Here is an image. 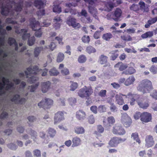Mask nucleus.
Here are the masks:
<instances>
[{"mask_svg": "<svg viewBox=\"0 0 157 157\" xmlns=\"http://www.w3.org/2000/svg\"><path fill=\"white\" fill-rule=\"evenodd\" d=\"M67 23L69 25H71L74 28H78L80 27V25L76 23L75 19L74 18H71L67 21Z\"/></svg>", "mask_w": 157, "mask_h": 157, "instance_id": "obj_5", "label": "nucleus"}, {"mask_svg": "<svg viewBox=\"0 0 157 157\" xmlns=\"http://www.w3.org/2000/svg\"><path fill=\"white\" fill-rule=\"evenodd\" d=\"M34 156L35 157H40L41 156L40 151L38 150H36L34 151Z\"/></svg>", "mask_w": 157, "mask_h": 157, "instance_id": "obj_28", "label": "nucleus"}, {"mask_svg": "<svg viewBox=\"0 0 157 157\" xmlns=\"http://www.w3.org/2000/svg\"><path fill=\"white\" fill-rule=\"evenodd\" d=\"M115 67L116 68H118L120 71H123L125 69L128 67V66L126 64L119 63L116 64L115 65Z\"/></svg>", "mask_w": 157, "mask_h": 157, "instance_id": "obj_6", "label": "nucleus"}, {"mask_svg": "<svg viewBox=\"0 0 157 157\" xmlns=\"http://www.w3.org/2000/svg\"><path fill=\"white\" fill-rule=\"evenodd\" d=\"M34 42V41L33 40H29L28 42V44L29 45H32Z\"/></svg>", "mask_w": 157, "mask_h": 157, "instance_id": "obj_59", "label": "nucleus"}, {"mask_svg": "<svg viewBox=\"0 0 157 157\" xmlns=\"http://www.w3.org/2000/svg\"><path fill=\"white\" fill-rule=\"evenodd\" d=\"M100 111H101L102 112L104 111L105 110V108L103 106H101V107H100Z\"/></svg>", "mask_w": 157, "mask_h": 157, "instance_id": "obj_62", "label": "nucleus"}, {"mask_svg": "<svg viewBox=\"0 0 157 157\" xmlns=\"http://www.w3.org/2000/svg\"><path fill=\"white\" fill-rule=\"evenodd\" d=\"M81 14L82 16L86 17L87 15V13L85 10H82L81 13Z\"/></svg>", "mask_w": 157, "mask_h": 157, "instance_id": "obj_46", "label": "nucleus"}, {"mask_svg": "<svg viewBox=\"0 0 157 157\" xmlns=\"http://www.w3.org/2000/svg\"><path fill=\"white\" fill-rule=\"evenodd\" d=\"M64 58V55L62 53H59L57 56V61L58 62L62 61Z\"/></svg>", "mask_w": 157, "mask_h": 157, "instance_id": "obj_20", "label": "nucleus"}, {"mask_svg": "<svg viewBox=\"0 0 157 157\" xmlns=\"http://www.w3.org/2000/svg\"><path fill=\"white\" fill-rule=\"evenodd\" d=\"M121 121L122 122L126 127L129 125L131 122L130 118L126 114H124L122 115Z\"/></svg>", "mask_w": 157, "mask_h": 157, "instance_id": "obj_4", "label": "nucleus"}, {"mask_svg": "<svg viewBox=\"0 0 157 157\" xmlns=\"http://www.w3.org/2000/svg\"><path fill=\"white\" fill-rule=\"evenodd\" d=\"M111 84L113 85V86L115 88H117L119 87V85L116 83H114Z\"/></svg>", "mask_w": 157, "mask_h": 157, "instance_id": "obj_57", "label": "nucleus"}, {"mask_svg": "<svg viewBox=\"0 0 157 157\" xmlns=\"http://www.w3.org/2000/svg\"><path fill=\"white\" fill-rule=\"evenodd\" d=\"M118 55L116 53L114 55L111 56V59L112 60H114L117 57Z\"/></svg>", "mask_w": 157, "mask_h": 157, "instance_id": "obj_47", "label": "nucleus"}, {"mask_svg": "<svg viewBox=\"0 0 157 157\" xmlns=\"http://www.w3.org/2000/svg\"><path fill=\"white\" fill-rule=\"evenodd\" d=\"M141 121L143 122H147L150 121L151 120V114L147 112H144L141 114Z\"/></svg>", "mask_w": 157, "mask_h": 157, "instance_id": "obj_2", "label": "nucleus"}, {"mask_svg": "<svg viewBox=\"0 0 157 157\" xmlns=\"http://www.w3.org/2000/svg\"><path fill=\"white\" fill-rule=\"evenodd\" d=\"M56 39L57 40H58V41H59V43L60 44H63V42H62V39L61 38L58 37H56Z\"/></svg>", "mask_w": 157, "mask_h": 157, "instance_id": "obj_50", "label": "nucleus"}, {"mask_svg": "<svg viewBox=\"0 0 157 157\" xmlns=\"http://www.w3.org/2000/svg\"><path fill=\"white\" fill-rule=\"evenodd\" d=\"M127 31L129 33H132L135 32V30L133 29H128L127 30Z\"/></svg>", "mask_w": 157, "mask_h": 157, "instance_id": "obj_49", "label": "nucleus"}, {"mask_svg": "<svg viewBox=\"0 0 157 157\" xmlns=\"http://www.w3.org/2000/svg\"><path fill=\"white\" fill-rule=\"evenodd\" d=\"M107 61V57L104 56H101L99 60V62L101 64H104Z\"/></svg>", "mask_w": 157, "mask_h": 157, "instance_id": "obj_18", "label": "nucleus"}, {"mask_svg": "<svg viewBox=\"0 0 157 157\" xmlns=\"http://www.w3.org/2000/svg\"><path fill=\"white\" fill-rule=\"evenodd\" d=\"M106 92V91L105 90H101L100 92V95L101 96H104Z\"/></svg>", "mask_w": 157, "mask_h": 157, "instance_id": "obj_51", "label": "nucleus"}, {"mask_svg": "<svg viewBox=\"0 0 157 157\" xmlns=\"http://www.w3.org/2000/svg\"><path fill=\"white\" fill-rule=\"evenodd\" d=\"M82 41L84 43H88L89 42L90 39L89 36H84L82 38Z\"/></svg>", "mask_w": 157, "mask_h": 157, "instance_id": "obj_26", "label": "nucleus"}, {"mask_svg": "<svg viewBox=\"0 0 157 157\" xmlns=\"http://www.w3.org/2000/svg\"><path fill=\"white\" fill-rule=\"evenodd\" d=\"M139 5L140 6L141 9L142 10H144L145 8V3L143 2H139Z\"/></svg>", "mask_w": 157, "mask_h": 157, "instance_id": "obj_39", "label": "nucleus"}, {"mask_svg": "<svg viewBox=\"0 0 157 157\" xmlns=\"http://www.w3.org/2000/svg\"><path fill=\"white\" fill-rule=\"evenodd\" d=\"M121 39L125 41H130L131 40V38L130 36L127 35H124L123 36H121Z\"/></svg>", "mask_w": 157, "mask_h": 157, "instance_id": "obj_27", "label": "nucleus"}, {"mask_svg": "<svg viewBox=\"0 0 157 157\" xmlns=\"http://www.w3.org/2000/svg\"><path fill=\"white\" fill-rule=\"evenodd\" d=\"M79 96L81 97H87L88 96V92L85 90H80L78 93Z\"/></svg>", "mask_w": 157, "mask_h": 157, "instance_id": "obj_15", "label": "nucleus"}, {"mask_svg": "<svg viewBox=\"0 0 157 157\" xmlns=\"http://www.w3.org/2000/svg\"><path fill=\"white\" fill-rule=\"evenodd\" d=\"M115 122V119L113 117H109L107 119L106 124L107 126H109L112 125Z\"/></svg>", "mask_w": 157, "mask_h": 157, "instance_id": "obj_14", "label": "nucleus"}, {"mask_svg": "<svg viewBox=\"0 0 157 157\" xmlns=\"http://www.w3.org/2000/svg\"><path fill=\"white\" fill-rule=\"evenodd\" d=\"M71 141L70 140H67L65 142V145L67 147L70 146L71 145Z\"/></svg>", "mask_w": 157, "mask_h": 157, "instance_id": "obj_40", "label": "nucleus"}, {"mask_svg": "<svg viewBox=\"0 0 157 157\" xmlns=\"http://www.w3.org/2000/svg\"><path fill=\"white\" fill-rule=\"evenodd\" d=\"M151 61L153 63H156L157 62V57H155L152 58Z\"/></svg>", "mask_w": 157, "mask_h": 157, "instance_id": "obj_56", "label": "nucleus"}, {"mask_svg": "<svg viewBox=\"0 0 157 157\" xmlns=\"http://www.w3.org/2000/svg\"><path fill=\"white\" fill-rule=\"evenodd\" d=\"M61 72L64 75H67L69 73L68 70L66 68H64L63 70H61Z\"/></svg>", "mask_w": 157, "mask_h": 157, "instance_id": "obj_35", "label": "nucleus"}, {"mask_svg": "<svg viewBox=\"0 0 157 157\" xmlns=\"http://www.w3.org/2000/svg\"><path fill=\"white\" fill-rule=\"evenodd\" d=\"M147 38L150 37L152 36H153V34L152 32H148L146 33Z\"/></svg>", "mask_w": 157, "mask_h": 157, "instance_id": "obj_41", "label": "nucleus"}, {"mask_svg": "<svg viewBox=\"0 0 157 157\" xmlns=\"http://www.w3.org/2000/svg\"><path fill=\"white\" fill-rule=\"evenodd\" d=\"M151 83L148 80L144 81L142 83V86L139 88V90L143 93H147L151 89Z\"/></svg>", "mask_w": 157, "mask_h": 157, "instance_id": "obj_1", "label": "nucleus"}, {"mask_svg": "<svg viewBox=\"0 0 157 157\" xmlns=\"http://www.w3.org/2000/svg\"><path fill=\"white\" fill-rule=\"evenodd\" d=\"M52 103L53 101L52 100L49 99H45V101H43L40 103L38 104V105L40 106L41 105V104H44L46 105H52Z\"/></svg>", "mask_w": 157, "mask_h": 157, "instance_id": "obj_12", "label": "nucleus"}, {"mask_svg": "<svg viewBox=\"0 0 157 157\" xmlns=\"http://www.w3.org/2000/svg\"><path fill=\"white\" fill-rule=\"evenodd\" d=\"M126 57V55L124 54H122L120 57V59L121 60H124Z\"/></svg>", "mask_w": 157, "mask_h": 157, "instance_id": "obj_52", "label": "nucleus"}, {"mask_svg": "<svg viewBox=\"0 0 157 157\" xmlns=\"http://www.w3.org/2000/svg\"><path fill=\"white\" fill-rule=\"evenodd\" d=\"M56 45L54 43H52L49 46V47L51 50H53L56 48Z\"/></svg>", "mask_w": 157, "mask_h": 157, "instance_id": "obj_38", "label": "nucleus"}, {"mask_svg": "<svg viewBox=\"0 0 157 157\" xmlns=\"http://www.w3.org/2000/svg\"><path fill=\"white\" fill-rule=\"evenodd\" d=\"M131 10L136 11L138 10L139 8L137 5L134 4L131 7Z\"/></svg>", "mask_w": 157, "mask_h": 157, "instance_id": "obj_34", "label": "nucleus"}, {"mask_svg": "<svg viewBox=\"0 0 157 157\" xmlns=\"http://www.w3.org/2000/svg\"><path fill=\"white\" fill-rule=\"evenodd\" d=\"M49 73L50 75H56L59 73L58 72L56 69H54L51 70L49 71Z\"/></svg>", "mask_w": 157, "mask_h": 157, "instance_id": "obj_30", "label": "nucleus"}, {"mask_svg": "<svg viewBox=\"0 0 157 157\" xmlns=\"http://www.w3.org/2000/svg\"><path fill=\"white\" fill-rule=\"evenodd\" d=\"M75 132L78 134H82L84 132V130L82 128H77L75 129Z\"/></svg>", "mask_w": 157, "mask_h": 157, "instance_id": "obj_22", "label": "nucleus"}, {"mask_svg": "<svg viewBox=\"0 0 157 157\" xmlns=\"http://www.w3.org/2000/svg\"><path fill=\"white\" fill-rule=\"evenodd\" d=\"M126 97V96L124 95L117 96V100L118 103L119 105H123L124 104V101L123 99H124Z\"/></svg>", "mask_w": 157, "mask_h": 157, "instance_id": "obj_9", "label": "nucleus"}, {"mask_svg": "<svg viewBox=\"0 0 157 157\" xmlns=\"http://www.w3.org/2000/svg\"><path fill=\"white\" fill-rule=\"evenodd\" d=\"M112 37V35L110 33H106L103 34L102 36V39L108 41Z\"/></svg>", "mask_w": 157, "mask_h": 157, "instance_id": "obj_13", "label": "nucleus"}, {"mask_svg": "<svg viewBox=\"0 0 157 157\" xmlns=\"http://www.w3.org/2000/svg\"><path fill=\"white\" fill-rule=\"evenodd\" d=\"M35 35L37 37H40L41 35V32L40 30H38L35 33Z\"/></svg>", "mask_w": 157, "mask_h": 157, "instance_id": "obj_45", "label": "nucleus"}, {"mask_svg": "<svg viewBox=\"0 0 157 157\" xmlns=\"http://www.w3.org/2000/svg\"><path fill=\"white\" fill-rule=\"evenodd\" d=\"M76 116L78 119L82 120L85 117L86 114L84 112L79 111L77 112Z\"/></svg>", "mask_w": 157, "mask_h": 157, "instance_id": "obj_11", "label": "nucleus"}, {"mask_svg": "<svg viewBox=\"0 0 157 157\" xmlns=\"http://www.w3.org/2000/svg\"><path fill=\"white\" fill-rule=\"evenodd\" d=\"M128 105H124L123 107V109L124 110H128Z\"/></svg>", "mask_w": 157, "mask_h": 157, "instance_id": "obj_55", "label": "nucleus"}, {"mask_svg": "<svg viewBox=\"0 0 157 157\" xmlns=\"http://www.w3.org/2000/svg\"><path fill=\"white\" fill-rule=\"evenodd\" d=\"M73 144L72 146H76L80 144L81 141L79 138L76 137L73 139Z\"/></svg>", "mask_w": 157, "mask_h": 157, "instance_id": "obj_17", "label": "nucleus"}, {"mask_svg": "<svg viewBox=\"0 0 157 157\" xmlns=\"http://www.w3.org/2000/svg\"><path fill=\"white\" fill-rule=\"evenodd\" d=\"M122 12L121 10L120 9H117L114 13V16L117 18L120 17L121 15Z\"/></svg>", "mask_w": 157, "mask_h": 157, "instance_id": "obj_21", "label": "nucleus"}, {"mask_svg": "<svg viewBox=\"0 0 157 157\" xmlns=\"http://www.w3.org/2000/svg\"><path fill=\"white\" fill-rule=\"evenodd\" d=\"M86 60V58L83 56H81L79 57L78 59V61L80 63H83Z\"/></svg>", "mask_w": 157, "mask_h": 157, "instance_id": "obj_24", "label": "nucleus"}, {"mask_svg": "<svg viewBox=\"0 0 157 157\" xmlns=\"http://www.w3.org/2000/svg\"><path fill=\"white\" fill-rule=\"evenodd\" d=\"M113 132L115 134L119 135L123 134L125 132L124 129L119 125H116L114 126Z\"/></svg>", "mask_w": 157, "mask_h": 157, "instance_id": "obj_3", "label": "nucleus"}, {"mask_svg": "<svg viewBox=\"0 0 157 157\" xmlns=\"http://www.w3.org/2000/svg\"><path fill=\"white\" fill-rule=\"evenodd\" d=\"M127 71L129 74H132L136 71L135 69L133 67H129Z\"/></svg>", "mask_w": 157, "mask_h": 157, "instance_id": "obj_29", "label": "nucleus"}, {"mask_svg": "<svg viewBox=\"0 0 157 157\" xmlns=\"http://www.w3.org/2000/svg\"><path fill=\"white\" fill-rule=\"evenodd\" d=\"M49 86L47 85L46 83L43 84L42 87V91L43 92H46L48 90Z\"/></svg>", "mask_w": 157, "mask_h": 157, "instance_id": "obj_25", "label": "nucleus"}, {"mask_svg": "<svg viewBox=\"0 0 157 157\" xmlns=\"http://www.w3.org/2000/svg\"><path fill=\"white\" fill-rule=\"evenodd\" d=\"M135 81V78L133 77H131L128 78L125 82V84L128 86L132 83Z\"/></svg>", "mask_w": 157, "mask_h": 157, "instance_id": "obj_16", "label": "nucleus"}, {"mask_svg": "<svg viewBox=\"0 0 157 157\" xmlns=\"http://www.w3.org/2000/svg\"><path fill=\"white\" fill-rule=\"evenodd\" d=\"M155 68L154 67H152L151 69V71L153 73H155L156 72L155 71Z\"/></svg>", "mask_w": 157, "mask_h": 157, "instance_id": "obj_64", "label": "nucleus"}, {"mask_svg": "<svg viewBox=\"0 0 157 157\" xmlns=\"http://www.w3.org/2000/svg\"><path fill=\"white\" fill-rule=\"evenodd\" d=\"M19 98V95H16L13 98V101H15L16 100H18Z\"/></svg>", "mask_w": 157, "mask_h": 157, "instance_id": "obj_58", "label": "nucleus"}, {"mask_svg": "<svg viewBox=\"0 0 157 157\" xmlns=\"http://www.w3.org/2000/svg\"><path fill=\"white\" fill-rule=\"evenodd\" d=\"M110 109L112 110H114L116 109V107L114 105H112L110 107Z\"/></svg>", "mask_w": 157, "mask_h": 157, "instance_id": "obj_63", "label": "nucleus"}, {"mask_svg": "<svg viewBox=\"0 0 157 157\" xmlns=\"http://www.w3.org/2000/svg\"><path fill=\"white\" fill-rule=\"evenodd\" d=\"M120 142V141L118 138H113L110 140L109 144L112 147L115 146L119 143Z\"/></svg>", "mask_w": 157, "mask_h": 157, "instance_id": "obj_7", "label": "nucleus"}, {"mask_svg": "<svg viewBox=\"0 0 157 157\" xmlns=\"http://www.w3.org/2000/svg\"><path fill=\"white\" fill-rule=\"evenodd\" d=\"M89 122L91 124H92L94 122V120L93 117H90L89 119Z\"/></svg>", "mask_w": 157, "mask_h": 157, "instance_id": "obj_54", "label": "nucleus"}, {"mask_svg": "<svg viewBox=\"0 0 157 157\" xmlns=\"http://www.w3.org/2000/svg\"><path fill=\"white\" fill-rule=\"evenodd\" d=\"M2 81L4 85H5L7 82H8V80L5 78H3Z\"/></svg>", "mask_w": 157, "mask_h": 157, "instance_id": "obj_53", "label": "nucleus"}, {"mask_svg": "<svg viewBox=\"0 0 157 157\" xmlns=\"http://www.w3.org/2000/svg\"><path fill=\"white\" fill-rule=\"evenodd\" d=\"M141 36L143 39H145L147 38V36L146 33L142 35Z\"/></svg>", "mask_w": 157, "mask_h": 157, "instance_id": "obj_61", "label": "nucleus"}, {"mask_svg": "<svg viewBox=\"0 0 157 157\" xmlns=\"http://www.w3.org/2000/svg\"><path fill=\"white\" fill-rule=\"evenodd\" d=\"M98 131L99 132H102L104 131V129L103 128L101 125L98 126Z\"/></svg>", "mask_w": 157, "mask_h": 157, "instance_id": "obj_44", "label": "nucleus"}, {"mask_svg": "<svg viewBox=\"0 0 157 157\" xmlns=\"http://www.w3.org/2000/svg\"><path fill=\"white\" fill-rule=\"evenodd\" d=\"M63 119V117L60 113H57L55 115V123H56L60 121Z\"/></svg>", "mask_w": 157, "mask_h": 157, "instance_id": "obj_10", "label": "nucleus"}, {"mask_svg": "<svg viewBox=\"0 0 157 157\" xmlns=\"http://www.w3.org/2000/svg\"><path fill=\"white\" fill-rule=\"evenodd\" d=\"M87 51L89 53L94 52L95 51V49L92 47H89L87 48Z\"/></svg>", "mask_w": 157, "mask_h": 157, "instance_id": "obj_33", "label": "nucleus"}, {"mask_svg": "<svg viewBox=\"0 0 157 157\" xmlns=\"http://www.w3.org/2000/svg\"><path fill=\"white\" fill-rule=\"evenodd\" d=\"M140 116L141 115L139 113H136L134 115V117L135 119L137 120L139 118Z\"/></svg>", "mask_w": 157, "mask_h": 157, "instance_id": "obj_42", "label": "nucleus"}, {"mask_svg": "<svg viewBox=\"0 0 157 157\" xmlns=\"http://www.w3.org/2000/svg\"><path fill=\"white\" fill-rule=\"evenodd\" d=\"M48 134L50 136L52 137L55 136L56 132L54 130L50 129L48 131Z\"/></svg>", "mask_w": 157, "mask_h": 157, "instance_id": "obj_23", "label": "nucleus"}, {"mask_svg": "<svg viewBox=\"0 0 157 157\" xmlns=\"http://www.w3.org/2000/svg\"><path fill=\"white\" fill-rule=\"evenodd\" d=\"M78 86L77 83L75 82L72 83L70 86L71 90H74L76 89Z\"/></svg>", "mask_w": 157, "mask_h": 157, "instance_id": "obj_31", "label": "nucleus"}, {"mask_svg": "<svg viewBox=\"0 0 157 157\" xmlns=\"http://www.w3.org/2000/svg\"><path fill=\"white\" fill-rule=\"evenodd\" d=\"M140 107L143 108H146L148 106V105L147 103H140L139 104Z\"/></svg>", "mask_w": 157, "mask_h": 157, "instance_id": "obj_36", "label": "nucleus"}, {"mask_svg": "<svg viewBox=\"0 0 157 157\" xmlns=\"http://www.w3.org/2000/svg\"><path fill=\"white\" fill-rule=\"evenodd\" d=\"M146 145L148 147L152 146L154 144L153 138L151 136H148L146 140Z\"/></svg>", "mask_w": 157, "mask_h": 157, "instance_id": "obj_8", "label": "nucleus"}, {"mask_svg": "<svg viewBox=\"0 0 157 157\" xmlns=\"http://www.w3.org/2000/svg\"><path fill=\"white\" fill-rule=\"evenodd\" d=\"M96 78L95 76H94L90 77L89 79L91 81H94L96 80Z\"/></svg>", "mask_w": 157, "mask_h": 157, "instance_id": "obj_60", "label": "nucleus"}, {"mask_svg": "<svg viewBox=\"0 0 157 157\" xmlns=\"http://www.w3.org/2000/svg\"><path fill=\"white\" fill-rule=\"evenodd\" d=\"M53 11L57 13H60L61 12V8L58 6H55L53 8Z\"/></svg>", "mask_w": 157, "mask_h": 157, "instance_id": "obj_32", "label": "nucleus"}, {"mask_svg": "<svg viewBox=\"0 0 157 157\" xmlns=\"http://www.w3.org/2000/svg\"><path fill=\"white\" fill-rule=\"evenodd\" d=\"M157 20V19L156 18H155L152 19L151 20L148 21V22L150 23V24H151L155 23Z\"/></svg>", "mask_w": 157, "mask_h": 157, "instance_id": "obj_43", "label": "nucleus"}, {"mask_svg": "<svg viewBox=\"0 0 157 157\" xmlns=\"http://www.w3.org/2000/svg\"><path fill=\"white\" fill-rule=\"evenodd\" d=\"M131 138L134 140H135L136 142L140 143V140L138 139V135L137 133H133L132 135Z\"/></svg>", "mask_w": 157, "mask_h": 157, "instance_id": "obj_19", "label": "nucleus"}, {"mask_svg": "<svg viewBox=\"0 0 157 157\" xmlns=\"http://www.w3.org/2000/svg\"><path fill=\"white\" fill-rule=\"evenodd\" d=\"M99 33L98 32H96L94 34V37L95 38L97 39L99 38Z\"/></svg>", "mask_w": 157, "mask_h": 157, "instance_id": "obj_48", "label": "nucleus"}, {"mask_svg": "<svg viewBox=\"0 0 157 157\" xmlns=\"http://www.w3.org/2000/svg\"><path fill=\"white\" fill-rule=\"evenodd\" d=\"M91 111L94 113H96L97 112V107L95 106H92L90 108Z\"/></svg>", "mask_w": 157, "mask_h": 157, "instance_id": "obj_37", "label": "nucleus"}]
</instances>
